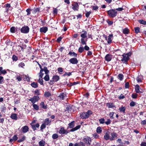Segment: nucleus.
<instances>
[{"mask_svg": "<svg viewBox=\"0 0 146 146\" xmlns=\"http://www.w3.org/2000/svg\"><path fill=\"white\" fill-rule=\"evenodd\" d=\"M92 113V111L90 110H89L87 112L82 113L80 115V117L82 119H86L88 118L89 116L91 115Z\"/></svg>", "mask_w": 146, "mask_h": 146, "instance_id": "1", "label": "nucleus"}, {"mask_svg": "<svg viewBox=\"0 0 146 146\" xmlns=\"http://www.w3.org/2000/svg\"><path fill=\"white\" fill-rule=\"evenodd\" d=\"M117 11L114 9H111L108 11V14L111 17H114L117 15Z\"/></svg>", "mask_w": 146, "mask_h": 146, "instance_id": "2", "label": "nucleus"}, {"mask_svg": "<svg viewBox=\"0 0 146 146\" xmlns=\"http://www.w3.org/2000/svg\"><path fill=\"white\" fill-rule=\"evenodd\" d=\"M83 141L88 146H90L91 144L92 139L90 137H86L84 138Z\"/></svg>", "mask_w": 146, "mask_h": 146, "instance_id": "3", "label": "nucleus"}, {"mask_svg": "<svg viewBox=\"0 0 146 146\" xmlns=\"http://www.w3.org/2000/svg\"><path fill=\"white\" fill-rule=\"evenodd\" d=\"M29 100L33 104V107L36 110V105L34 104L36 102V96H34L33 98L29 99Z\"/></svg>", "mask_w": 146, "mask_h": 146, "instance_id": "4", "label": "nucleus"}, {"mask_svg": "<svg viewBox=\"0 0 146 146\" xmlns=\"http://www.w3.org/2000/svg\"><path fill=\"white\" fill-rule=\"evenodd\" d=\"M69 132V131L65 129L64 127H62L60 128L59 131V133L61 134H67Z\"/></svg>", "mask_w": 146, "mask_h": 146, "instance_id": "5", "label": "nucleus"}, {"mask_svg": "<svg viewBox=\"0 0 146 146\" xmlns=\"http://www.w3.org/2000/svg\"><path fill=\"white\" fill-rule=\"evenodd\" d=\"M72 9L74 11H77L79 8V6L77 2H74L72 3Z\"/></svg>", "mask_w": 146, "mask_h": 146, "instance_id": "6", "label": "nucleus"}, {"mask_svg": "<svg viewBox=\"0 0 146 146\" xmlns=\"http://www.w3.org/2000/svg\"><path fill=\"white\" fill-rule=\"evenodd\" d=\"M21 33H27L29 31V28L27 26H24L21 29Z\"/></svg>", "mask_w": 146, "mask_h": 146, "instance_id": "7", "label": "nucleus"}, {"mask_svg": "<svg viewBox=\"0 0 146 146\" xmlns=\"http://www.w3.org/2000/svg\"><path fill=\"white\" fill-rule=\"evenodd\" d=\"M123 56V58L121 60V61L126 63L127 61L129 59V58L127 54H123L122 55Z\"/></svg>", "mask_w": 146, "mask_h": 146, "instance_id": "8", "label": "nucleus"}, {"mask_svg": "<svg viewBox=\"0 0 146 146\" xmlns=\"http://www.w3.org/2000/svg\"><path fill=\"white\" fill-rule=\"evenodd\" d=\"M104 139L106 141L110 140V132L109 131H107L105 133L104 136Z\"/></svg>", "mask_w": 146, "mask_h": 146, "instance_id": "9", "label": "nucleus"}, {"mask_svg": "<svg viewBox=\"0 0 146 146\" xmlns=\"http://www.w3.org/2000/svg\"><path fill=\"white\" fill-rule=\"evenodd\" d=\"M111 136L110 137V140L112 141L115 140L117 136V134L115 132H113L111 134Z\"/></svg>", "mask_w": 146, "mask_h": 146, "instance_id": "10", "label": "nucleus"}, {"mask_svg": "<svg viewBox=\"0 0 146 146\" xmlns=\"http://www.w3.org/2000/svg\"><path fill=\"white\" fill-rule=\"evenodd\" d=\"M69 61L70 63L73 64H76L78 62V61L77 59L75 58H73L70 59Z\"/></svg>", "mask_w": 146, "mask_h": 146, "instance_id": "11", "label": "nucleus"}, {"mask_svg": "<svg viewBox=\"0 0 146 146\" xmlns=\"http://www.w3.org/2000/svg\"><path fill=\"white\" fill-rule=\"evenodd\" d=\"M36 119H34L32 122V123H31L32 128L34 130H35L36 129V124H34L36 122Z\"/></svg>", "mask_w": 146, "mask_h": 146, "instance_id": "12", "label": "nucleus"}, {"mask_svg": "<svg viewBox=\"0 0 146 146\" xmlns=\"http://www.w3.org/2000/svg\"><path fill=\"white\" fill-rule=\"evenodd\" d=\"M112 55L109 54H107L105 57V60L108 61L109 62L112 59Z\"/></svg>", "mask_w": 146, "mask_h": 146, "instance_id": "13", "label": "nucleus"}, {"mask_svg": "<svg viewBox=\"0 0 146 146\" xmlns=\"http://www.w3.org/2000/svg\"><path fill=\"white\" fill-rule=\"evenodd\" d=\"M113 35L112 34L109 35L108 36V41L107 42L108 44H110L111 43L112 41V40Z\"/></svg>", "mask_w": 146, "mask_h": 146, "instance_id": "14", "label": "nucleus"}, {"mask_svg": "<svg viewBox=\"0 0 146 146\" xmlns=\"http://www.w3.org/2000/svg\"><path fill=\"white\" fill-rule=\"evenodd\" d=\"M18 137L17 135H15L12 138H11L9 140V142L12 143L14 141H16L17 140Z\"/></svg>", "mask_w": 146, "mask_h": 146, "instance_id": "15", "label": "nucleus"}, {"mask_svg": "<svg viewBox=\"0 0 146 146\" xmlns=\"http://www.w3.org/2000/svg\"><path fill=\"white\" fill-rule=\"evenodd\" d=\"M82 33H82L81 35V36L82 38H85L87 36V32L83 30L82 31Z\"/></svg>", "mask_w": 146, "mask_h": 146, "instance_id": "16", "label": "nucleus"}, {"mask_svg": "<svg viewBox=\"0 0 146 146\" xmlns=\"http://www.w3.org/2000/svg\"><path fill=\"white\" fill-rule=\"evenodd\" d=\"M48 31V28L46 27H43L40 29V31L42 33H45Z\"/></svg>", "mask_w": 146, "mask_h": 146, "instance_id": "17", "label": "nucleus"}, {"mask_svg": "<svg viewBox=\"0 0 146 146\" xmlns=\"http://www.w3.org/2000/svg\"><path fill=\"white\" fill-rule=\"evenodd\" d=\"M60 79L59 76L57 75H55L53 76L52 79L53 82H56L58 81Z\"/></svg>", "mask_w": 146, "mask_h": 146, "instance_id": "18", "label": "nucleus"}, {"mask_svg": "<svg viewBox=\"0 0 146 146\" xmlns=\"http://www.w3.org/2000/svg\"><path fill=\"white\" fill-rule=\"evenodd\" d=\"M22 129L23 132L24 133H25L28 131L29 128L28 126L27 125H25L23 127Z\"/></svg>", "mask_w": 146, "mask_h": 146, "instance_id": "19", "label": "nucleus"}, {"mask_svg": "<svg viewBox=\"0 0 146 146\" xmlns=\"http://www.w3.org/2000/svg\"><path fill=\"white\" fill-rule=\"evenodd\" d=\"M10 117L13 119L15 120H17L18 117H17V115L15 113H12L10 116Z\"/></svg>", "mask_w": 146, "mask_h": 146, "instance_id": "20", "label": "nucleus"}, {"mask_svg": "<svg viewBox=\"0 0 146 146\" xmlns=\"http://www.w3.org/2000/svg\"><path fill=\"white\" fill-rule=\"evenodd\" d=\"M74 146H85V145L84 143L83 142H80L78 143H76Z\"/></svg>", "mask_w": 146, "mask_h": 146, "instance_id": "21", "label": "nucleus"}, {"mask_svg": "<svg viewBox=\"0 0 146 146\" xmlns=\"http://www.w3.org/2000/svg\"><path fill=\"white\" fill-rule=\"evenodd\" d=\"M135 89L136 93H139L140 92H141L140 91V87L137 84L135 86Z\"/></svg>", "mask_w": 146, "mask_h": 146, "instance_id": "22", "label": "nucleus"}, {"mask_svg": "<svg viewBox=\"0 0 146 146\" xmlns=\"http://www.w3.org/2000/svg\"><path fill=\"white\" fill-rule=\"evenodd\" d=\"M123 33L124 34H128L129 33V30L127 28H125L123 30Z\"/></svg>", "mask_w": 146, "mask_h": 146, "instance_id": "23", "label": "nucleus"}, {"mask_svg": "<svg viewBox=\"0 0 146 146\" xmlns=\"http://www.w3.org/2000/svg\"><path fill=\"white\" fill-rule=\"evenodd\" d=\"M81 125H78L76 126L74 128H72L70 130V131L71 132H73L75 131L77 129H79Z\"/></svg>", "mask_w": 146, "mask_h": 146, "instance_id": "24", "label": "nucleus"}, {"mask_svg": "<svg viewBox=\"0 0 146 146\" xmlns=\"http://www.w3.org/2000/svg\"><path fill=\"white\" fill-rule=\"evenodd\" d=\"M87 39H85V38H81V43L83 45H86V42L87 41Z\"/></svg>", "mask_w": 146, "mask_h": 146, "instance_id": "25", "label": "nucleus"}, {"mask_svg": "<svg viewBox=\"0 0 146 146\" xmlns=\"http://www.w3.org/2000/svg\"><path fill=\"white\" fill-rule=\"evenodd\" d=\"M87 39H85V38H81V43L83 45H86V42L87 41Z\"/></svg>", "mask_w": 146, "mask_h": 146, "instance_id": "26", "label": "nucleus"}, {"mask_svg": "<svg viewBox=\"0 0 146 146\" xmlns=\"http://www.w3.org/2000/svg\"><path fill=\"white\" fill-rule=\"evenodd\" d=\"M40 106L44 109H46L47 108V106L46 105L44 104L43 102H42L40 104Z\"/></svg>", "mask_w": 146, "mask_h": 146, "instance_id": "27", "label": "nucleus"}, {"mask_svg": "<svg viewBox=\"0 0 146 146\" xmlns=\"http://www.w3.org/2000/svg\"><path fill=\"white\" fill-rule=\"evenodd\" d=\"M3 68L2 67H0V72L2 74L5 75L7 73V72L5 70H3Z\"/></svg>", "mask_w": 146, "mask_h": 146, "instance_id": "28", "label": "nucleus"}, {"mask_svg": "<svg viewBox=\"0 0 146 146\" xmlns=\"http://www.w3.org/2000/svg\"><path fill=\"white\" fill-rule=\"evenodd\" d=\"M119 110L120 112H123V113H125V107L121 106L119 108Z\"/></svg>", "mask_w": 146, "mask_h": 146, "instance_id": "29", "label": "nucleus"}, {"mask_svg": "<svg viewBox=\"0 0 146 146\" xmlns=\"http://www.w3.org/2000/svg\"><path fill=\"white\" fill-rule=\"evenodd\" d=\"M10 31L11 33H15L17 31V29L14 27H12L10 28Z\"/></svg>", "mask_w": 146, "mask_h": 146, "instance_id": "30", "label": "nucleus"}, {"mask_svg": "<svg viewBox=\"0 0 146 146\" xmlns=\"http://www.w3.org/2000/svg\"><path fill=\"white\" fill-rule=\"evenodd\" d=\"M25 136L24 135H23L22 136V138L21 139H19L18 140L17 142L18 143H21L22 142L25 141Z\"/></svg>", "mask_w": 146, "mask_h": 146, "instance_id": "31", "label": "nucleus"}, {"mask_svg": "<svg viewBox=\"0 0 146 146\" xmlns=\"http://www.w3.org/2000/svg\"><path fill=\"white\" fill-rule=\"evenodd\" d=\"M51 123V121L48 118L46 119L44 121V123L46 125H48Z\"/></svg>", "mask_w": 146, "mask_h": 146, "instance_id": "32", "label": "nucleus"}, {"mask_svg": "<svg viewBox=\"0 0 146 146\" xmlns=\"http://www.w3.org/2000/svg\"><path fill=\"white\" fill-rule=\"evenodd\" d=\"M74 126V121H72L71 122L68 124V127L69 128H72Z\"/></svg>", "mask_w": 146, "mask_h": 146, "instance_id": "33", "label": "nucleus"}, {"mask_svg": "<svg viewBox=\"0 0 146 146\" xmlns=\"http://www.w3.org/2000/svg\"><path fill=\"white\" fill-rule=\"evenodd\" d=\"M102 131V129L101 127H98L96 129V132L99 134L101 133Z\"/></svg>", "mask_w": 146, "mask_h": 146, "instance_id": "34", "label": "nucleus"}, {"mask_svg": "<svg viewBox=\"0 0 146 146\" xmlns=\"http://www.w3.org/2000/svg\"><path fill=\"white\" fill-rule=\"evenodd\" d=\"M12 59L13 61H16L18 59V57L15 55H13L12 56Z\"/></svg>", "mask_w": 146, "mask_h": 146, "instance_id": "35", "label": "nucleus"}, {"mask_svg": "<svg viewBox=\"0 0 146 146\" xmlns=\"http://www.w3.org/2000/svg\"><path fill=\"white\" fill-rule=\"evenodd\" d=\"M51 96V94L49 92H46L44 94V96L46 97H48Z\"/></svg>", "mask_w": 146, "mask_h": 146, "instance_id": "36", "label": "nucleus"}, {"mask_svg": "<svg viewBox=\"0 0 146 146\" xmlns=\"http://www.w3.org/2000/svg\"><path fill=\"white\" fill-rule=\"evenodd\" d=\"M58 137V135L57 133H55L53 134L52 136V137L54 139H56Z\"/></svg>", "mask_w": 146, "mask_h": 146, "instance_id": "37", "label": "nucleus"}, {"mask_svg": "<svg viewBox=\"0 0 146 146\" xmlns=\"http://www.w3.org/2000/svg\"><path fill=\"white\" fill-rule=\"evenodd\" d=\"M82 45H81V46L78 49V51L79 52L81 53L83 52L84 50V47L81 46Z\"/></svg>", "mask_w": 146, "mask_h": 146, "instance_id": "38", "label": "nucleus"}, {"mask_svg": "<svg viewBox=\"0 0 146 146\" xmlns=\"http://www.w3.org/2000/svg\"><path fill=\"white\" fill-rule=\"evenodd\" d=\"M45 142L43 140H42L39 142V144L40 146H44Z\"/></svg>", "mask_w": 146, "mask_h": 146, "instance_id": "39", "label": "nucleus"}, {"mask_svg": "<svg viewBox=\"0 0 146 146\" xmlns=\"http://www.w3.org/2000/svg\"><path fill=\"white\" fill-rule=\"evenodd\" d=\"M117 77L118 79L121 81L123 79V75L121 74H120L118 75Z\"/></svg>", "mask_w": 146, "mask_h": 146, "instance_id": "40", "label": "nucleus"}, {"mask_svg": "<svg viewBox=\"0 0 146 146\" xmlns=\"http://www.w3.org/2000/svg\"><path fill=\"white\" fill-rule=\"evenodd\" d=\"M23 78V76L17 75L16 77V79L18 81H20L22 80V78Z\"/></svg>", "mask_w": 146, "mask_h": 146, "instance_id": "41", "label": "nucleus"}, {"mask_svg": "<svg viewBox=\"0 0 146 146\" xmlns=\"http://www.w3.org/2000/svg\"><path fill=\"white\" fill-rule=\"evenodd\" d=\"M65 96V94L63 93H61L59 95V97L62 100L64 99V97Z\"/></svg>", "mask_w": 146, "mask_h": 146, "instance_id": "42", "label": "nucleus"}, {"mask_svg": "<svg viewBox=\"0 0 146 146\" xmlns=\"http://www.w3.org/2000/svg\"><path fill=\"white\" fill-rule=\"evenodd\" d=\"M23 78H24V79L25 80H26L28 82L30 81V79L29 76H27L26 75H23Z\"/></svg>", "mask_w": 146, "mask_h": 146, "instance_id": "43", "label": "nucleus"}, {"mask_svg": "<svg viewBox=\"0 0 146 146\" xmlns=\"http://www.w3.org/2000/svg\"><path fill=\"white\" fill-rule=\"evenodd\" d=\"M138 21L141 24H142L144 25H146V21H144L143 20H139Z\"/></svg>", "mask_w": 146, "mask_h": 146, "instance_id": "44", "label": "nucleus"}, {"mask_svg": "<svg viewBox=\"0 0 146 146\" xmlns=\"http://www.w3.org/2000/svg\"><path fill=\"white\" fill-rule=\"evenodd\" d=\"M38 82L41 85H43V81L42 78H39V79L38 80Z\"/></svg>", "mask_w": 146, "mask_h": 146, "instance_id": "45", "label": "nucleus"}, {"mask_svg": "<svg viewBox=\"0 0 146 146\" xmlns=\"http://www.w3.org/2000/svg\"><path fill=\"white\" fill-rule=\"evenodd\" d=\"M135 33H138L140 32V28L139 27H136L135 28Z\"/></svg>", "mask_w": 146, "mask_h": 146, "instance_id": "46", "label": "nucleus"}, {"mask_svg": "<svg viewBox=\"0 0 146 146\" xmlns=\"http://www.w3.org/2000/svg\"><path fill=\"white\" fill-rule=\"evenodd\" d=\"M43 71V70H40V72L39 73V78H42L43 74H44V73H42Z\"/></svg>", "mask_w": 146, "mask_h": 146, "instance_id": "47", "label": "nucleus"}, {"mask_svg": "<svg viewBox=\"0 0 146 146\" xmlns=\"http://www.w3.org/2000/svg\"><path fill=\"white\" fill-rule=\"evenodd\" d=\"M49 76L48 75H46L44 78V80L46 81H49Z\"/></svg>", "mask_w": 146, "mask_h": 146, "instance_id": "48", "label": "nucleus"}, {"mask_svg": "<svg viewBox=\"0 0 146 146\" xmlns=\"http://www.w3.org/2000/svg\"><path fill=\"white\" fill-rule=\"evenodd\" d=\"M107 106L109 108H113L114 107L112 104L108 103L107 104Z\"/></svg>", "mask_w": 146, "mask_h": 146, "instance_id": "49", "label": "nucleus"}, {"mask_svg": "<svg viewBox=\"0 0 146 146\" xmlns=\"http://www.w3.org/2000/svg\"><path fill=\"white\" fill-rule=\"evenodd\" d=\"M114 113L113 112H110L109 114L110 117L111 119H112L114 117H113V115Z\"/></svg>", "mask_w": 146, "mask_h": 146, "instance_id": "50", "label": "nucleus"}, {"mask_svg": "<svg viewBox=\"0 0 146 146\" xmlns=\"http://www.w3.org/2000/svg\"><path fill=\"white\" fill-rule=\"evenodd\" d=\"M4 80L3 77L0 76V84H2L4 83Z\"/></svg>", "mask_w": 146, "mask_h": 146, "instance_id": "51", "label": "nucleus"}, {"mask_svg": "<svg viewBox=\"0 0 146 146\" xmlns=\"http://www.w3.org/2000/svg\"><path fill=\"white\" fill-rule=\"evenodd\" d=\"M69 54L70 55H73L74 57H76L77 56V54L76 53L74 52H70L69 53Z\"/></svg>", "mask_w": 146, "mask_h": 146, "instance_id": "52", "label": "nucleus"}, {"mask_svg": "<svg viewBox=\"0 0 146 146\" xmlns=\"http://www.w3.org/2000/svg\"><path fill=\"white\" fill-rule=\"evenodd\" d=\"M100 123L101 124H104L105 123V119L104 118H102L99 120Z\"/></svg>", "mask_w": 146, "mask_h": 146, "instance_id": "53", "label": "nucleus"}, {"mask_svg": "<svg viewBox=\"0 0 146 146\" xmlns=\"http://www.w3.org/2000/svg\"><path fill=\"white\" fill-rule=\"evenodd\" d=\"M25 64L23 62H21L18 65V66L19 67H21L22 68H23L24 66H25Z\"/></svg>", "mask_w": 146, "mask_h": 146, "instance_id": "54", "label": "nucleus"}, {"mask_svg": "<svg viewBox=\"0 0 146 146\" xmlns=\"http://www.w3.org/2000/svg\"><path fill=\"white\" fill-rule=\"evenodd\" d=\"M138 96V95L136 94H133L132 95V97L133 98H136Z\"/></svg>", "mask_w": 146, "mask_h": 146, "instance_id": "55", "label": "nucleus"}, {"mask_svg": "<svg viewBox=\"0 0 146 146\" xmlns=\"http://www.w3.org/2000/svg\"><path fill=\"white\" fill-rule=\"evenodd\" d=\"M44 71V72L46 74H47L49 72V71L47 70V68L46 67L44 68V69H43V71Z\"/></svg>", "mask_w": 146, "mask_h": 146, "instance_id": "56", "label": "nucleus"}, {"mask_svg": "<svg viewBox=\"0 0 146 146\" xmlns=\"http://www.w3.org/2000/svg\"><path fill=\"white\" fill-rule=\"evenodd\" d=\"M111 122V120L110 119H108L107 121L105 122V123L107 125H108L110 124Z\"/></svg>", "mask_w": 146, "mask_h": 146, "instance_id": "57", "label": "nucleus"}, {"mask_svg": "<svg viewBox=\"0 0 146 146\" xmlns=\"http://www.w3.org/2000/svg\"><path fill=\"white\" fill-rule=\"evenodd\" d=\"M46 125L44 123L42 124L40 126V128L41 130H42L46 127Z\"/></svg>", "mask_w": 146, "mask_h": 146, "instance_id": "58", "label": "nucleus"}, {"mask_svg": "<svg viewBox=\"0 0 146 146\" xmlns=\"http://www.w3.org/2000/svg\"><path fill=\"white\" fill-rule=\"evenodd\" d=\"M31 11V10L30 9H28L26 10V12H27V15H29L30 14V12Z\"/></svg>", "mask_w": 146, "mask_h": 146, "instance_id": "59", "label": "nucleus"}, {"mask_svg": "<svg viewBox=\"0 0 146 146\" xmlns=\"http://www.w3.org/2000/svg\"><path fill=\"white\" fill-rule=\"evenodd\" d=\"M84 50H85L87 51H88L90 49L89 47L88 46L86 45H85V46L84 47Z\"/></svg>", "mask_w": 146, "mask_h": 146, "instance_id": "60", "label": "nucleus"}, {"mask_svg": "<svg viewBox=\"0 0 146 146\" xmlns=\"http://www.w3.org/2000/svg\"><path fill=\"white\" fill-rule=\"evenodd\" d=\"M58 71L59 72H62L63 71V68L61 67L58 68Z\"/></svg>", "mask_w": 146, "mask_h": 146, "instance_id": "61", "label": "nucleus"}, {"mask_svg": "<svg viewBox=\"0 0 146 146\" xmlns=\"http://www.w3.org/2000/svg\"><path fill=\"white\" fill-rule=\"evenodd\" d=\"M135 105V102L133 101H132L130 103V105L131 106L133 107Z\"/></svg>", "mask_w": 146, "mask_h": 146, "instance_id": "62", "label": "nucleus"}, {"mask_svg": "<svg viewBox=\"0 0 146 146\" xmlns=\"http://www.w3.org/2000/svg\"><path fill=\"white\" fill-rule=\"evenodd\" d=\"M91 13V12L90 11L86 12V17L88 18L89 17L90 14Z\"/></svg>", "mask_w": 146, "mask_h": 146, "instance_id": "63", "label": "nucleus"}, {"mask_svg": "<svg viewBox=\"0 0 146 146\" xmlns=\"http://www.w3.org/2000/svg\"><path fill=\"white\" fill-rule=\"evenodd\" d=\"M93 136L96 139H97L99 137V136L97 133H94L93 135Z\"/></svg>", "mask_w": 146, "mask_h": 146, "instance_id": "64", "label": "nucleus"}]
</instances>
